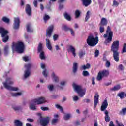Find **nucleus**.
I'll list each match as a JSON object with an SVG mask.
<instances>
[{"mask_svg":"<svg viewBox=\"0 0 126 126\" xmlns=\"http://www.w3.org/2000/svg\"><path fill=\"white\" fill-rule=\"evenodd\" d=\"M33 4L35 7H38V1L37 0H34Z\"/></svg>","mask_w":126,"mask_h":126,"instance_id":"52","label":"nucleus"},{"mask_svg":"<svg viewBox=\"0 0 126 126\" xmlns=\"http://www.w3.org/2000/svg\"><path fill=\"white\" fill-rule=\"evenodd\" d=\"M108 100L107 99H105L104 101L103 102L100 110L102 112H104L108 108Z\"/></svg>","mask_w":126,"mask_h":126,"instance_id":"15","label":"nucleus"},{"mask_svg":"<svg viewBox=\"0 0 126 126\" xmlns=\"http://www.w3.org/2000/svg\"><path fill=\"white\" fill-rule=\"evenodd\" d=\"M36 103H31V104H30V110H32L33 111H36L37 110V107H36Z\"/></svg>","mask_w":126,"mask_h":126,"instance_id":"27","label":"nucleus"},{"mask_svg":"<svg viewBox=\"0 0 126 126\" xmlns=\"http://www.w3.org/2000/svg\"><path fill=\"white\" fill-rule=\"evenodd\" d=\"M92 83L93 85H94V84H95V78H92Z\"/></svg>","mask_w":126,"mask_h":126,"instance_id":"61","label":"nucleus"},{"mask_svg":"<svg viewBox=\"0 0 126 126\" xmlns=\"http://www.w3.org/2000/svg\"><path fill=\"white\" fill-rule=\"evenodd\" d=\"M14 124L15 126H22L23 124L21 121L18 120H15L14 121Z\"/></svg>","mask_w":126,"mask_h":126,"instance_id":"30","label":"nucleus"},{"mask_svg":"<svg viewBox=\"0 0 126 126\" xmlns=\"http://www.w3.org/2000/svg\"><path fill=\"white\" fill-rule=\"evenodd\" d=\"M25 67L26 68V70L25 71L24 77L25 78H27V77L30 75V69H31V67H32V64H26Z\"/></svg>","mask_w":126,"mask_h":126,"instance_id":"10","label":"nucleus"},{"mask_svg":"<svg viewBox=\"0 0 126 126\" xmlns=\"http://www.w3.org/2000/svg\"><path fill=\"white\" fill-rule=\"evenodd\" d=\"M83 76H88L89 75V72L87 71H83Z\"/></svg>","mask_w":126,"mask_h":126,"instance_id":"46","label":"nucleus"},{"mask_svg":"<svg viewBox=\"0 0 126 126\" xmlns=\"http://www.w3.org/2000/svg\"><path fill=\"white\" fill-rule=\"evenodd\" d=\"M86 42L87 43H85L84 44V48H87L88 46L95 47L99 43V38L97 36L94 37L93 35H90L88 36Z\"/></svg>","mask_w":126,"mask_h":126,"instance_id":"2","label":"nucleus"},{"mask_svg":"<svg viewBox=\"0 0 126 126\" xmlns=\"http://www.w3.org/2000/svg\"><path fill=\"white\" fill-rule=\"evenodd\" d=\"M113 6H116V7L119 6V3L118 2V1L116 0H113Z\"/></svg>","mask_w":126,"mask_h":126,"instance_id":"47","label":"nucleus"},{"mask_svg":"<svg viewBox=\"0 0 126 126\" xmlns=\"http://www.w3.org/2000/svg\"><path fill=\"white\" fill-rule=\"evenodd\" d=\"M3 84L4 87H5L6 89L10 90V91H17L18 90V88L10 86L13 84V81H12V79L10 78H7L5 82H3Z\"/></svg>","mask_w":126,"mask_h":126,"instance_id":"3","label":"nucleus"},{"mask_svg":"<svg viewBox=\"0 0 126 126\" xmlns=\"http://www.w3.org/2000/svg\"><path fill=\"white\" fill-rule=\"evenodd\" d=\"M8 31L5 30L3 28H0V34L2 37V41L3 43H6L9 40V36H8Z\"/></svg>","mask_w":126,"mask_h":126,"instance_id":"5","label":"nucleus"},{"mask_svg":"<svg viewBox=\"0 0 126 126\" xmlns=\"http://www.w3.org/2000/svg\"><path fill=\"white\" fill-rule=\"evenodd\" d=\"M80 14H81V12L79 10H76L75 11V18H78L80 16Z\"/></svg>","mask_w":126,"mask_h":126,"instance_id":"32","label":"nucleus"},{"mask_svg":"<svg viewBox=\"0 0 126 126\" xmlns=\"http://www.w3.org/2000/svg\"><path fill=\"white\" fill-rule=\"evenodd\" d=\"M90 11H88L86 13V17L85 18V21L86 22L89 19V18L90 17Z\"/></svg>","mask_w":126,"mask_h":126,"instance_id":"37","label":"nucleus"},{"mask_svg":"<svg viewBox=\"0 0 126 126\" xmlns=\"http://www.w3.org/2000/svg\"><path fill=\"white\" fill-rule=\"evenodd\" d=\"M70 114H67L64 115L63 116V119L65 121H68L69 119H70Z\"/></svg>","mask_w":126,"mask_h":126,"instance_id":"36","label":"nucleus"},{"mask_svg":"<svg viewBox=\"0 0 126 126\" xmlns=\"http://www.w3.org/2000/svg\"><path fill=\"white\" fill-rule=\"evenodd\" d=\"M57 122H58V119H53L52 121V125H55V124H56V123H57Z\"/></svg>","mask_w":126,"mask_h":126,"instance_id":"58","label":"nucleus"},{"mask_svg":"<svg viewBox=\"0 0 126 126\" xmlns=\"http://www.w3.org/2000/svg\"><path fill=\"white\" fill-rule=\"evenodd\" d=\"M53 31H54V26L51 25L46 30V37H49V38H51Z\"/></svg>","mask_w":126,"mask_h":126,"instance_id":"13","label":"nucleus"},{"mask_svg":"<svg viewBox=\"0 0 126 126\" xmlns=\"http://www.w3.org/2000/svg\"><path fill=\"white\" fill-rule=\"evenodd\" d=\"M27 32L29 33H33L34 30L31 27V24H28L26 26Z\"/></svg>","mask_w":126,"mask_h":126,"instance_id":"20","label":"nucleus"},{"mask_svg":"<svg viewBox=\"0 0 126 126\" xmlns=\"http://www.w3.org/2000/svg\"><path fill=\"white\" fill-rule=\"evenodd\" d=\"M46 102H47V101H46V99L44 97H39L37 99H34L32 100V103L37 104V105H41L44 104V103H46Z\"/></svg>","mask_w":126,"mask_h":126,"instance_id":"9","label":"nucleus"},{"mask_svg":"<svg viewBox=\"0 0 126 126\" xmlns=\"http://www.w3.org/2000/svg\"><path fill=\"white\" fill-rule=\"evenodd\" d=\"M49 19H50V16L45 14L44 16H43V20L45 22V23H47V21H48V20H49Z\"/></svg>","mask_w":126,"mask_h":126,"instance_id":"35","label":"nucleus"},{"mask_svg":"<svg viewBox=\"0 0 126 126\" xmlns=\"http://www.w3.org/2000/svg\"><path fill=\"white\" fill-rule=\"evenodd\" d=\"M47 88L50 91H53L54 90V86L53 85H49L47 86Z\"/></svg>","mask_w":126,"mask_h":126,"instance_id":"44","label":"nucleus"},{"mask_svg":"<svg viewBox=\"0 0 126 126\" xmlns=\"http://www.w3.org/2000/svg\"><path fill=\"white\" fill-rule=\"evenodd\" d=\"M23 60L25 62H28L29 61V58H28V56H25L23 57Z\"/></svg>","mask_w":126,"mask_h":126,"instance_id":"56","label":"nucleus"},{"mask_svg":"<svg viewBox=\"0 0 126 126\" xmlns=\"http://www.w3.org/2000/svg\"><path fill=\"white\" fill-rule=\"evenodd\" d=\"M39 58L41 60H45L46 59V56H45V52H41L39 55Z\"/></svg>","mask_w":126,"mask_h":126,"instance_id":"33","label":"nucleus"},{"mask_svg":"<svg viewBox=\"0 0 126 126\" xmlns=\"http://www.w3.org/2000/svg\"><path fill=\"white\" fill-rule=\"evenodd\" d=\"M99 50H96L94 52L95 57H97L99 56Z\"/></svg>","mask_w":126,"mask_h":126,"instance_id":"55","label":"nucleus"},{"mask_svg":"<svg viewBox=\"0 0 126 126\" xmlns=\"http://www.w3.org/2000/svg\"><path fill=\"white\" fill-rule=\"evenodd\" d=\"M9 53V46L6 45L4 48V56H7Z\"/></svg>","mask_w":126,"mask_h":126,"instance_id":"22","label":"nucleus"},{"mask_svg":"<svg viewBox=\"0 0 126 126\" xmlns=\"http://www.w3.org/2000/svg\"><path fill=\"white\" fill-rule=\"evenodd\" d=\"M90 64L88 63H87L86 65H84L83 66H82V68L84 70H85V69H89V68H90Z\"/></svg>","mask_w":126,"mask_h":126,"instance_id":"38","label":"nucleus"},{"mask_svg":"<svg viewBox=\"0 0 126 126\" xmlns=\"http://www.w3.org/2000/svg\"><path fill=\"white\" fill-rule=\"evenodd\" d=\"M69 31H70L72 36H74V32L73 31V30H72V29H70Z\"/></svg>","mask_w":126,"mask_h":126,"instance_id":"62","label":"nucleus"},{"mask_svg":"<svg viewBox=\"0 0 126 126\" xmlns=\"http://www.w3.org/2000/svg\"><path fill=\"white\" fill-rule=\"evenodd\" d=\"M27 121H28V122H29L30 123H33V122H34V119L31 118H28L27 119Z\"/></svg>","mask_w":126,"mask_h":126,"instance_id":"59","label":"nucleus"},{"mask_svg":"<svg viewBox=\"0 0 126 126\" xmlns=\"http://www.w3.org/2000/svg\"><path fill=\"white\" fill-rule=\"evenodd\" d=\"M105 66L107 68H109L111 66V62H110V61L109 60L106 61V63H105Z\"/></svg>","mask_w":126,"mask_h":126,"instance_id":"43","label":"nucleus"},{"mask_svg":"<svg viewBox=\"0 0 126 126\" xmlns=\"http://www.w3.org/2000/svg\"><path fill=\"white\" fill-rule=\"evenodd\" d=\"M106 33L108 34V36L106 39V42L108 44H110L113 40V32L111 31V27L110 26L107 27Z\"/></svg>","mask_w":126,"mask_h":126,"instance_id":"8","label":"nucleus"},{"mask_svg":"<svg viewBox=\"0 0 126 126\" xmlns=\"http://www.w3.org/2000/svg\"><path fill=\"white\" fill-rule=\"evenodd\" d=\"M122 53V54H124V53H126V43H124L123 45Z\"/></svg>","mask_w":126,"mask_h":126,"instance_id":"45","label":"nucleus"},{"mask_svg":"<svg viewBox=\"0 0 126 126\" xmlns=\"http://www.w3.org/2000/svg\"><path fill=\"white\" fill-rule=\"evenodd\" d=\"M84 55H85V52L83 50L81 51L79 53V58H80V59H81V58L82 57H83V56H84Z\"/></svg>","mask_w":126,"mask_h":126,"instance_id":"42","label":"nucleus"},{"mask_svg":"<svg viewBox=\"0 0 126 126\" xmlns=\"http://www.w3.org/2000/svg\"><path fill=\"white\" fill-rule=\"evenodd\" d=\"M64 31H65V32H67V31H69L71 28H69L66 25H64L63 28Z\"/></svg>","mask_w":126,"mask_h":126,"instance_id":"39","label":"nucleus"},{"mask_svg":"<svg viewBox=\"0 0 126 126\" xmlns=\"http://www.w3.org/2000/svg\"><path fill=\"white\" fill-rule=\"evenodd\" d=\"M126 114V107L122 108V110H120L119 113V115L120 116H125Z\"/></svg>","mask_w":126,"mask_h":126,"instance_id":"28","label":"nucleus"},{"mask_svg":"<svg viewBox=\"0 0 126 126\" xmlns=\"http://www.w3.org/2000/svg\"><path fill=\"white\" fill-rule=\"evenodd\" d=\"M116 122L118 125V126H125V125H124V124H123V123H119V121H118V120L116 121Z\"/></svg>","mask_w":126,"mask_h":126,"instance_id":"60","label":"nucleus"},{"mask_svg":"<svg viewBox=\"0 0 126 126\" xmlns=\"http://www.w3.org/2000/svg\"><path fill=\"white\" fill-rule=\"evenodd\" d=\"M19 26H20V20L18 18H15L13 28L15 30L19 29Z\"/></svg>","mask_w":126,"mask_h":126,"instance_id":"12","label":"nucleus"},{"mask_svg":"<svg viewBox=\"0 0 126 126\" xmlns=\"http://www.w3.org/2000/svg\"><path fill=\"white\" fill-rule=\"evenodd\" d=\"M13 109L15 111H19V110H21V106H16V107H13Z\"/></svg>","mask_w":126,"mask_h":126,"instance_id":"48","label":"nucleus"},{"mask_svg":"<svg viewBox=\"0 0 126 126\" xmlns=\"http://www.w3.org/2000/svg\"><path fill=\"white\" fill-rule=\"evenodd\" d=\"M53 78H54L55 82H59V77L56 76V74L53 72L52 74Z\"/></svg>","mask_w":126,"mask_h":126,"instance_id":"34","label":"nucleus"},{"mask_svg":"<svg viewBox=\"0 0 126 126\" xmlns=\"http://www.w3.org/2000/svg\"><path fill=\"white\" fill-rule=\"evenodd\" d=\"M46 46L47 49H48V50H50V51H52L53 47H52V44H51V41H50V40L48 38L46 39Z\"/></svg>","mask_w":126,"mask_h":126,"instance_id":"21","label":"nucleus"},{"mask_svg":"<svg viewBox=\"0 0 126 126\" xmlns=\"http://www.w3.org/2000/svg\"><path fill=\"white\" fill-rule=\"evenodd\" d=\"M69 49L70 52H71L72 53L73 56L75 57L76 56V53H75V48H74V47H73V46L72 45H70L69 47Z\"/></svg>","mask_w":126,"mask_h":126,"instance_id":"23","label":"nucleus"},{"mask_svg":"<svg viewBox=\"0 0 126 126\" xmlns=\"http://www.w3.org/2000/svg\"><path fill=\"white\" fill-rule=\"evenodd\" d=\"M73 100H74V101H78L79 98H78V96H74V97L73 98Z\"/></svg>","mask_w":126,"mask_h":126,"instance_id":"64","label":"nucleus"},{"mask_svg":"<svg viewBox=\"0 0 126 126\" xmlns=\"http://www.w3.org/2000/svg\"><path fill=\"white\" fill-rule=\"evenodd\" d=\"M42 74L44 75V77H48V75L47 74V70L45 69L43 71Z\"/></svg>","mask_w":126,"mask_h":126,"instance_id":"53","label":"nucleus"},{"mask_svg":"<svg viewBox=\"0 0 126 126\" xmlns=\"http://www.w3.org/2000/svg\"><path fill=\"white\" fill-rule=\"evenodd\" d=\"M109 74L110 71L108 70L100 71L98 73L96 78L97 80H98V81H100V80H102V79H103V77H107V76H109Z\"/></svg>","mask_w":126,"mask_h":126,"instance_id":"7","label":"nucleus"},{"mask_svg":"<svg viewBox=\"0 0 126 126\" xmlns=\"http://www.w3.org/2000/svg\"><path fill=\"white\" fill-rule=\"evenodd\" d=\"M119 47H120V41L119 40L114 41L111 46V51L113 53V59L115 62L120 61Z\"/></svg>","mask_w":126,"mask_h":126,"instance_id":"1","label":"nucleus"},{"mask_svg":"<svg viewBox=\"0 0 126 126\" xmlns=\"http://www.w3.org/2000/svg\"><path fill=\"white\" fill-rule=\"evenodd\" d=\"M118 68L119 69H120V70H124V69H125V67H124V66L123 65V64H120L118 66Z\"/></svg>","mask_w":126,"mask_h":126,"instance_id":"51","label":"nucleus"},{"mask_svg":"<svg viewBox=\"0 0 126 126\" xmlns=\"http://www.w3.org/2000/svg\"><path fill=\"white\" fill-rule=\"evenodd\" d=\"M73 87L76 90L77 93L79 94L80 97H83L85 95V90H83L81 86L79 85H76L75 84H73Z\"/></svg>","mask_w":126,"mask_h":126,"instance_id":"6","label":"nucleus"},{"mask_svg":"<svg viewBox=\"0 0 126 126\" xmlns=\"http://www.w3.org/2000/svg\"><path fill=\"white\" fill-rule=\"evenodd\" d=\"M83 5L85 7H87L91 4L92 1L91 0H82Z\"/></svg>","mask_w":126,"mask_h":126,"instance_id":"17","label":"nucleus"},{"mask_svg":"<svg viewBox=\"0 0 126 126\" xmlns=\"http://www.w3.org/2000/svg\"><path fill=\"white\" fill-rule=\"evenodd\" d=\"M104 114L105 115L104 117L105 121L107 123L110 122V121H111V118L109 116V111H108V110H105L104 112Z\"/></svg>","mask_w":126,"mask_h":126,"instance_id":"19","label":"nucleus"},{"mask_svg":"<svg viewBox=\"0 0 126 126\" xmlns=\"http://www.w3.org/2000/svg\"><path fill=\"white\" fill-rule=\"evenodd\" d=\"M2 20L5 23H9V19L7 18L6 17H3Z\"/></svg>","mask_w":126,"mask_h":126,"instance_id":"41","label":"nucleus"},{"mask_svg":"<svg viewBox=\"0 0 126 126\" xmlns=\"http://www.w3.org/2000/svg\"><path fill=\"white\" fill-rule=\"evenodd\" d=\"M25 11L29 16H31V13H32V10H31V6H30V5H29V4H26Z\"/></svg>","mask_w":126,"mask_h":126,"instance_id":"16","label":"nucleus"},{"mask_svg":"<svg viewBox=\"0 0 126 126\" xmlns=\"http://www.w3.org/2000/svg\"><path fill=\"white\" fill-rule=\"evenodd\" d=\"M63 5L62 4H60L59 5V9H60V10H62V9H63Z\"/></svg>","mask_w":126,"mask_h":126,"instance_id":"63","label":"nucleus"},{"mask_svg":"<svg viewBox=\"0 0 126 126\" xmlns=\"http://www.w3.org/2000/svg\"><path fill=\"white\" fill-rule=\"evenodd\" d=\"M107 24H108V20L105 18H102L99 24L100 26H106Z\"/></svg>","mask_w":126,"mask_h":126,"instance_id":"18","label":"nucleus"},{"mask_svg":"<svg viewBox=\"0 0 126 126\" xmlns=\"http://www.w3.org/2000/svg\"><path fill=\"white\" fill-rule=\"evenodd\" d=\"M59 39V35L58 34H54L53 35V39L54 41H57Z\"/></svg>","mask_w":126,"mask_h":126,"instance_id":"50","label":"nucleus"},{"mask_svg":"<svg viewBox=\"0 0 126 126\" xmlns=\"http://www.w3.org/2000/svg\"><path fill=\"white\" fill-rule=\"evenodd\" d=\"M99 31L100 33H104V32L105 31V28L100 26L99 28Z\"/></svg>","mask_w":126,"mask_h":126,"instance_id":"49","label":"nucleus"},{"mask_svg":"<svg viewBox=\"0 0 126 126\" xmlns=\"http://www.w3.org/2000/svg\"><path fill=\"white\" fill-rule=\"evenodd\" d=\"M38 116H40V125L42 126H47L49 124V117L43 118L41 113L38 114Z\"/></svg>","mask_w":126,"mask_h":126,"instance_id":"11","label":"nucleus"},{"mask_svg":"<svg viewBox=\"0 0 126 126\" xmlns=\"http://www.w3.org/2000/svg\"><path fill=\"white\" fill-rule=\"evenodd\" d=\"M55 106H56L57 109H59V110H60L61 111V112H62V113H63V107L62 106H61L59 104H56Z\"/></svg>","mask_w":126,"mask_h":126,"instance_id":"40","label":"nucleus"},{"mask_svg":"<svg viewBox=\"0 0 126 126\" xmlns=\"http://www.w3.org/2000/svg\"><path fill=\"white\" fill-rule=\"evenodd\" d=\"M121 89V85L118 84L116 86H115L113 88L111 89V91H118V90H120Z\"/></svg>","mask_w":126,"mask_h":126,"instance_id":"25","label":"nucleus"},{"mask_svg":"<svg viewBox=\"0 0 126 126\" xmlns=\"http://www.w3.org/2000/svg\"><path fill=\"white\" fill-rule=\"evenodd\" d=\"M13 47L15 48L16 52L19 54H22L24 52L25 46L24 43L21 41H18L17 42H13Z\"/></svg>","mask_w":126,"mask_h":126,"instance_id":"4","label":"nucleus"},{"mask_svg":"<svg viewBox=\"0 0 126 126\" xmlns=\"http://www.w3.org/2000/svg\"><path fill=\"white\" fill-rule=\"evenodd\" d=\"M64 17L66 20H68V21H71V17L70 15H68V14L65 12L64 14Z\"/></svg>","mask_w":126,"mask_h":126,"instance_id":"24","label":"nucleus"},{"mask_svg":"<svg viewBox=\"0 0 126 126\" xmlns=\"http://www.w3.org/2000/svg\"><path fill=\"white\" fill-rule=\"evenodd\" d=\"M22 93L19 92V93H11V95L12 97H18L19 96H21Z\"/></svg>","mask_w":126,"mask_h":126,"instance_id":"31","label":"nucleus"},{"mask_svg":"<svg viewBox=\"0 0 126 126\" xmlns=\"http://www.w3.org/2000/svg\"><path fill=\"white\" fill-rule=\"evenodd\" d=\"M41 109L42 111H49V108L47 107H41Z\"/></svg>","mask_w":126,"mask_h":126,"instance_id":"54","label":"nucleus"},{"mask_svg":"<svg viewBox=\"0 0 126 126\" xmlns=\"http://www.w3.org/2000/svg\"><path fill=\"white\" fill-rule=\"evenodd\" d=\"M38 53H42V52H44L43 51V44L41 43H39L38 48H37Z\"/></svg>","mask_w":126,"mask_h":126,"instance_id":"29","label":"nucleus"},{"mask_svg":"<svg viewBox=\"0 0 126 126\" xmlns=\"http://www.w3.org/2000/svg\"><path fill=\"white\" fill-rule=\"evenodd\" d=\"M77 63H74L73 64V73H76L77 72Z\"/></svg>","mask_w":126,"mask_h":126,"instance_id":"26","label":"nucleus"},{"mask_svg":"<svg viewBox=\"0 0 126 126\" xmlns=\"http://www.w3.org/2000/svg\"><path fill=\"white\" fill-rule=\"evenodd\" d=\"M98 103H99V94L96 93L95 94L94 99V108H96L97 107Z\"/></svg>","mask_w":126,"mask_h":126,"instance_id":"14","label":"nucleus"},{"mask_svg":"<svg viewBox=\"0 0 126 126\" xmlns=\"http://www.w3.org/2000/svg\"><path fill=\"white\" fill-rule=\"evenodd\" d=\"M83 103H90V99H83Z\"/></svg>","mask_w":126,"mask_h":126,"instance_id":"57","label":"nucleus"}]
</instances>
